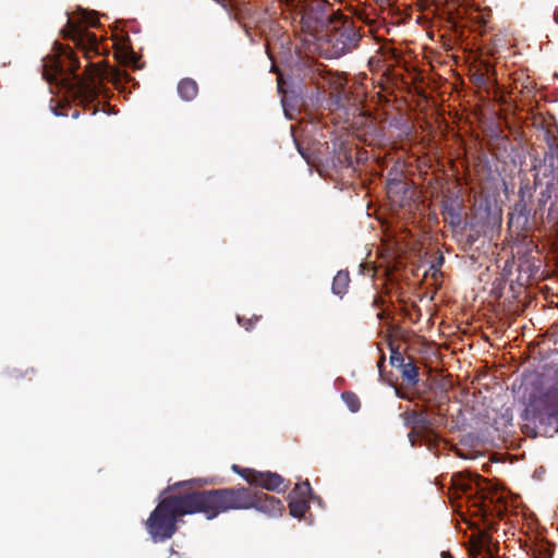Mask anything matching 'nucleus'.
Listing matches in <instances>:
<instances>
[{
    "label": "nucleus",
    "instance_id": "obj_1",
    "mask_svg": "<svg viewBox=\"0 0 558 558\" xmlns=\"http://www.w3.org/2000/svg\"><path fill=\"white\" fill-rule=\"evenodd\" d=\"M87 27H101L98 14L96 11L78 7L74 16H68V22L60 33L63 38H71L86 59L104 56L100 61H89L85 71L81 73V64L75 52L69 45L58 40H54L51 53L41 59V75L49 85V92L57 97L61 96V107L53 105V98L50 100L49 109L56 117H66L65 108L72 104L92 109L93 116L100 110L108 116L117 114V110L105 106L113 95L107 83L112 84L122 95L130 94L131 88L138 87V82L130 74L109 65L105 58L108 47L102 41V34L96 35Z\"/></svg>",
    "mask_w": 558,
    "mask_h": 558
},
{
    "label": "nucleus",
    "instance_id": "obj_2",
    "mask_svg": "<svg viewBox=\"0 0 558 558\" xmlns=\"http://www.w3.org/2000/svg\"><path fill=\"white\" fill-rule=\"evenodd\" d=\"M193 482L180 481L160 493L158 505L146 521L147 531L155 543L173 536L181 515L204 513L207 520L215 519L210 517L214 511L210 489L191 488Z\"/></svg>",
    "mask_w": 558,
    "mask_h": 558
},
{
    "label": "nucleus",
    "instance_id": "obj_3",
    "mask_svg": "<svg viewBox=\"0 0 558 558\" xmlns=\"http://www.w3.org/2000/svg\"><path fill=\"white\" fill-rule=\"evenodd\" d=\"M457 493L466 498L469 510L473 515L483 520L489 517L501 515L506 510L505 496L478 474L456 473L451 477Z\"/></svg>",
    "mask_w": 558,
    "mask_h": 558
},
{
    "label": "nucleus",
    "instance_id": "obj_4",
    "mask_svg": "<svg viewBox=\"0 0 558 558\" xmlns=\"http://www.w3.org/2000/svg\"><path fill=\"white\" fill-rule=\"evenodd\" d=\"M332 11L325 0H281V21L320 38L332 24Z\"/></svg>",
    "mask_w": 558,
    "mask_h": 558
},
{
    "label": "nucleus",
    "instance_id": "obj_5",
    "mask_svg": "<svg viewBox=\"0 0 558 558\" xmlns=\"http://www.w3.org/2000/svg\"><path fill=\"white\" fill-rule=\"evenodd\" d=\"M210 495L214 509L210 517L215 519L228 510L252 508L269 517H275L279 506V500L274 497L267 495H263V497L251 496L245 487L210 489Z\"/></svg>",
    "mask_w": 558,
    "mask_h": 558
},
{
    "label": "nucleus",
    "instance_id": "obj_6",
    "mask_svg": "<svg viewBox=\"0 0 558 558\" xmlns=\"http://www.w3.org/2000/svg\"><path fill=\"white\" fill-rule=\"evenodd\" d=\"M523 420L532 422L539 433L553 436L558 433V389L532 393L522 414Z\"/></svg>",
    "mask_w": 558,
    "mask_h": 558
},
{
    "label": "nucleus",
    "instance_id": "obj_7",
    "mask_svg": "<svg viewBox=\"0 0 558 558\" xmlns=\"http://www.w3.org/2000/svg\"><path fill=\"white\" fill-rule=\"evenodd\" d=\"M320 38L330 45L331 56L339 58L354 49L361 39L359 31L349 22H333Z\"/></svg>",
    "mask_w": 558,
    "mask_h": 558
},
{
    "label": "nucleus",
    "instance_id": "obj_8",
    "mask_svg": "<svg viewBox=\"0 0 558 558\" xmlns=\"http://www.w3.org/2000/svg\"><path fill=\"white\" fill-rule=\"evenodd\" d=\"M533 187L537 191L546 183L558 186V144L547 142V148L543 157H534L532 161Z\"/></svg>",
    "mask_w": 558,
    "mask_h": 558
},
{
    "label": "nucleus",
    "instance_id": "obj_9",
    "mask_svg": "<svg viewBox=\"0 0 558 558\" xmlns=\"http://www.w3.org/2000/svg\"><path fill=\"white\" fill-rule=\"evenodd\" d=\"M281 109L288 120L295 119L301 113L304 104V83L301 78H286L281 71Z\"/></svg>",
    "mask_w": 558,
    "mask_h": 558
},
{
    "label": "nucleus",
    "instance_id": "obj_10",
    "mask_svg": "<svg viewBox=\"0 0 558 558\" xmlns=\"http://www.w3.org/2000/svg\"><path fill=\"white\" fill-rule=\"evenodd\" d=\"M534 190L529 181L522 182L518 191L519 201L513 205L512 211L510 213V223L517 229L523 230L530 222V216L532 213V203Z\"/></svg>",
    "mask_w": 558,
    "mask_h": 558
},
{
    "label": "nucleus",
    "instance_id": "obj_11",
    "mask_svg": "<svg viewBox=\"0 0 558 558\" xmlns=\"http://www.w3.org/2000/svg\"><path fill=\"white\" fill-rule=\"evenodd\" d=\"M407 427H418L417 435L422 442L433 450L440 439L439 435L432 428L433 422L424 412L410 411L402 414Z\"/></svg>",
    "mask_w": 558,
    "mask_h": 558
},
{
    "label": "nucleus",
    "instance_id": "obj_12",
    "mask_svg": "<svg viewBox=\"0 0 558 558\" xmlns=\"http://www.w3.org/2000/svg\"><path fill=\"white\" fill-rule=\"evenodd\" d=\"M310 498L320 501L318 497L313 495L308 481L296 484L288 496L290 514L293 518L303 517L308 509Z\"/></svg>",
    "mask_w": 558,
    "mask_h": 558
},
{
    "label": "nucleus",
    "instance_id": "obj_13",
    "mask_svg": "<svg viewBox=\"0 0 558 558\" xmlns=\"http://www.w3.org/2000/svg\"><path fill=\"white\" fill-rule=\"evenodd\" d=\"M112 40L116 49L114 57L119 63L132 70L142 68L137 54L131 47L130 38L126 33L121 32L118 34L114 31L112 33Z\"/></svg>",
    "mask_w": 558,
    "mask_h": 558
},
{
    "label": "nucleus",
    "instance_id": "obj_14",
    "mask_svg": "<svg viewBox=\"0 0 558 558\" xmlns=\"http://www.w3.org/2000/svg\"><path fill=\"white\" fill-rule=\"evenodd\" d=\"M469 553L473 558L480 555H482L483 558H496L492 545V538L483 531H478V534L472 539Z\"/></svg>",
    "mask_w": 558,
    "mask_h": 558
},
{
    "label": "nucleus",
    "instance_id": "obj_15",
    "mask_svg": "<svg viewBox=\"0 0 558 558\" xmlns=\"http://www.w3.org/2000/svg\"><path fill=\"white\" fill-rule=\"evenodd\" d=\"M325 80L328 83V85L330 86V88L333 89V92L331 93V98H332L333 102L338 107H342L343 101L347 98L345 93H344V86L347 84L345 77L342 74L332 73L331 71H326Z\"/></svg>",
    "mask_w": 558,
    "mask_h": 558
},
{
    "label": "nucleus",
    "instance_id": "obj_16",
    "mask_svg": "<svg viewBox=\"0 0 558 558\" xmlns=\"http://www.w3.org/2000/svg\"><path fill=\"white\" fill-rule=\"evenodd\" d=\"M537 190H539V193L535 203L534 215L543 216L547 203L553 197L555 199L558 195V186L553 185V183H546L543 187H538Z\"/></svg>",
    "mask_w": 558,
    "mask_h": 558
},
{
    "label": "nucleus",
    "instance_id": "obj_17",
    "mask_svg": "<svg viewBox=\"0 0 558 558\" xmlns=\"http://www.w3.org/2000/svg\"><path fill=\"white\" fill-rule=\"evenodd\" d=\"M252 485L267 490H277L279 488V474L270 471H256L254 472Z\"/></svg>",
    "mask_w": 558,
    "mask_h": 558
},
{
    "label": "nucleus",
    "instance_id": "obj_18",
    "mask_svg": "<svg viewBox=\"0 0 558 558\" xmlns=\"http://www.w3.org/2000/svg\"><path fill=\"white\" fill-rule=\"evenodd\" d=\"M177 90L183 101H191L197 96L198 86L193 78L185 77L178 83Z\"/></svg>",
    "mask_w": 558,
    "mask_h": 558
},
{
    "label": "nucleus",
    "instance_id": "obj_19",
    "mask_svg": "<svg viewBox=\"0 0 558 558\" xmlns=\"http://www.w3.org/2000/svg\"><path fill=\"white\" fill-rule=\"evenodd\" d=\"M350 283L349 272L347 270H339L333 277L331 291L340 299L347 293Z\"/></svg>",
    "mask_w": 558,
    "mask_h": 558
},
{
    "label": "nucleus",
    "instance_id": "obj_20",
    "mask_svg": "<svg viewBox=\"0 0 558 558\" xmlns=\"http://www.w3.org/2000/svg\"><path fill=\"white\" fill-rule=\"evenodd\" d=\"M402 377L407 379L410 384L415 385L418 381V368L413 362L403 363L399 367Z\"/></svg>",
    "mask_w": 558,
    "mask_h": 558
},
{
    "label": "nucleus",
    "instance_id": "obj_21",
    "mask_svg": "<svg viewBox=\"0 0 558 558\" xmlns=\"http://www.w3.org/2000/svg\"><path fill=\"white\" fill-rule=\"evenodd\" d=\"M289 131H290V137L292 140V143L294 144L298 153L300 154V156L307 162L310 163L311 162V156L310 154L307 153V150L302 146V143L299 138V135H298V126L295 124H290L289 125Z\"/></svg>",
    "mask_w": 558,
    "mask_h": 558
},
{
    "label": "nucleus",
    "instance_id": "obj_22",
    "mask_svg": "<svg viewBox=\"0 0 558 558\" xmlns=\"http://www.w3.org/2000/svg\"><path fill=\"white\" fill-rule=\"evenodd\" d=\"M231 470L252 485V480L254 477V472H256V470L250 468H242L238 464H232Z\"/></svg>",
    "mask_w": 558,
    "mask_h": 558
},
{
    "label": "nucleus",
    "instance_id": "obj_23",
    "mask_svg": "<svg viewBox=\"0 0 558 558\" xmlns=\"http://www.w3.org/2000/svg\"><path fill=\"white\" fill-rule=\"evenodd\" d=\"M444 211L450 217V225L457 227L461 222L459 210L452 204H445Z\"/></svg>",
    "mask_w": 558,
    "mask_h": 558
},
{
    "label": "nucleus",
    "instance_id": "obj_24",
    "mask_svg": "<svg viewBox=\"0 0 558 558\" xmlns=\"http://www.w3.org/2000/svg\"><path fill=\"white\" fill-rule=\"evenodd\" d=\"M341 398L351 412H356L360 409V401L354 393L345 391L342 392Z\"/></svg>",
    "mask_w": 558,
    "mask_h": 558
},
{
    "label": "nucleus",
    "instance_id": "obj_25",
    "mask_svg": "<svg viewBox=\"0 0 558 558\" xmlns=\"http://www.w3.org/2000/svg\"><path fill=\"white\" fill-rule=\"evenodd\" d=\"M546 218L549 222L558 226V195L551 202Z\"/></svg>",
    "mask_w": 558,
    "mask_h": 558
},
{
    "label": "nucleus",
    "instance_id": "obj_26",
    "mask_svg": "<svg viewBox=\"0 0 558 558\" xmlns=\"http://www.w3.org/2000/svg\"><path fill=\"white\" fill-rule=\"evenodd\" d=\"M390 364L399 368L404 363V357L398 348L390 345Z\"/></svg>",
    "mask_w": 558,
    "mask_h": 558
},
{
    "label": "nucleus",
    "instance_id": "obj_27",
    "mask_svg": "<svg viewBox=\"0 0 558 558\" xmlns=\"http://www.w3.org/2000/svg\"><path fill=\"white\" fill-rule=\"evenodd\" d=\"M267 54H268V58L269 60L271 61V66H270V71L276 74V90L277 93L279 94V83H280V80H279V65L275 59V56L274 53L271 52L270 48L267 47Z\"/></svg>",
    "mask_w": 558,
    "mask_h": 558
},
{
    "label": "nucleus",
    "instance_id": "obj_28",
    "mask_svg": "<svg viewBox=\"0 0 558 558\" xmlns=\"http://www.w3.org/2000/svg\"><path fill=\"white\" fill-rule=\"evenodd\" d=\"M259 316L254 315L251 319L246 320L244 316L236 315L238 323L245 328V330L250 331L254 324L259 319Z\"/></svg>",
    "mask_w": 558,
    "mask_h": 558
},
{
    "label": "nucleus",
    "instance_id": "obj_29",
    "mask_svg": "<svg viewBox=\"0 0 558 558\" xmlns=\"http://www.w3.org/2000/svg\"><path fill=\"white\" fill-rule=\"evenodd\" d=\"M408 437H409L411 446L414 447L416 445V437H420V436L417 435V432L415 429H413L412 432H410L408 434Z\"/></svg>",
    "mask_w": 558,
    "mask_h": 558
},
{
    "label": "nucleus",
    "instance_id": "obj_30",
    "mask_svg": "<svg viewBox=\"0 0 558 558\" xmlns=\"http://www.w3.org/2000/svg\"><path fill=\"white\" fill-rule=\"evenodd\" d=\"M541 558H551L550 549L547 547H543L539 551Z\"/></svg>",
    "mask_w": 558,
    "mask_h": 558
},
{
    "label": "nucleus",
    "instance_id": "obj_31",
    "mask_svg": "<svg viewBox=\"0 0 558 558\" xmlns=\"http://www.w3.org/2000/svg\"><path fill=\"white\" fill-rule=\"evenodd\" d=\"M400 185L402 186V189H404V184H402V182H401V181H399V180H391V181H390V186H391V187H392V186L398 187V186H400Z\"/></svg>",
    "mask_w": 558,
    "mask_h": 558
},
{
    "label": "nucleus",
    "instance_id": "obj_32",
    "mask_svg": "<svg viewBox=\"0 0 558 558\" xmlns=\"http://www.w3.org/2000/svg\"><path fill=\"white\" fill-rule=\"evenodd\" d=\"M218 4H220L225 10H228V2L227 0H214Z\"/></svg>",
    "mask_w": 558,
    "mask_h": 558
},
{
    "label": "nucleus",
    "instance_id": "obj_33",
    "mask_svg": "<svg viewBox=\"0 0 558 558\" xmlns=\"http://www.w3.org/2000/svg\"><path fill=\"white\" fill-rule=\"evenodd\" d=\"M476 19H477V22L481 23V24H485L487 22V20H486L484 14H481Z\"/></svg>",
    "mask_w": 558,
    "mask_h": 558
},
{
    "label": "nucleus",
    "instance_id": "obj_34",
    "mask_svg": "<svg viewBox=\"0 0 558 558\" xmlns=\"http://www.w3.org/2000/svg\"><path fill=\"white\" fill-rule=\"evenodd\" d=\"M80 117V111L78 110H74L72 113H71V118L72 119H77Z\"/></svg>",
    "mask_w": 558,
    "mask_h": 558
},
{
    "label": "nucleus",
    "instance_id": "obj_35",
    "mask_svg": "<svg viewBox=\"0 0 558 558\" xmlns=\"http://www.w3.org/2000/svg\"><path fill=\"white\" fill-rule=\"evenodd\" d=\"M280 483H281V492H282V490H284L288 487V484H286V481L282 477L280 480Z\"/></svg>",
    "mask_w": 558,
    "mask_h": 558
},
{
    "label": "nucleus",
    "instance_id": "obj_36",
    "mask_svg": "<svg viewBox=\"0 0 558 558\" xmlns=\"http://www.w3.org/2000/svg\"><path fill=\"white\" fill-rule=\"evenodd\" d=\"M283 54H284V51H283V35L281 34V52H280L281 60L283 59Z\"/></svg>",
    "mask_w": 558,
    "mask_h": 558
},
{
    "label": "nucleus",
    "instance_id": "obj_37",
    "mask_svg": "<svg viewBox=\"0 0 558 558\" xmlns=\"http://www.w3.org/2000/svg\"><path fill=\"white\" fill-rule=\"evenodd\" d=\"M442 263H444V257L440 256L439 259L437 260V264L440 266Z\"/></svg>",
    "mask_w": 558,
    "mask_h": 558
},
{
    "label": "nucleus",
    "instance_id": "obj_38",
    "mask_svg": "<svg viewBox=\"0 0 558 558\" xmlns=\"http://www.w3.org/2000/svg\"><path fill=\"white\" fill-rule=\"evenodd\" d=\"M384 363V357L379 361L378 367L381 368V364Z\"/></svg>",
    "mask_w": 558,
    "mask_h": 558
}]
</instances>
